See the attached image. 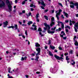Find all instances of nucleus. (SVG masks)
Here are the masks:
<instances>
[{
  "label": "nucleus",
  "mask_w": 78,
  "mask_h": 78,
  "mask_svg": "<svg viewBox=\"0 0 78 78\" xmlns=\"http://www.w3.org/2000/svg\"><path fill=\"white\" fill-rule=\"evenodd\" d=\"M69 55V53H68V52H67L65 53L64 55L65 56H67V55Z\"/></svg>",
  "instance_id": "79ce46f5"
},
{
  "label": "nucleus",
  "mask_w": 78,
  "mask_h": 78,
  "mask_svg": "<svg viewBox=\"0 0 78 78\" xmlns=\"http://www.w3.org/2000/svg\"><path fill=\"white\" fill-rule=\"evenodd\" d=\"M48 48V47L47 46H44V48L45 49H47Z\"/></svg>",
  "instance_id": "13d9d810"
},
{
  "label": "nucleus",
  "mask_w": 78,
  "mask_h": 78,
  "mask_svg": "<svg viewBox=\"0 0 78 78\" xmlns=\"http://www.w3.org/2000/svg\"><path fill=\"white\" fill-rule=\"evenodd\" d=\"M38 31L39 32H41V31H42V29L41 27H39L38 29Z\"/></svg>",
  "instance_id": "6ab92c4d"
},
{
  "label": "nucleus",
  "mask_w": 78,
  "mask_h": 78,
  "mask_svg": "<svg viewBox=\"0 0 78 78\" xmlns=\"http://www.w3.org/2000/svg\"><path fill=\"white\" fill-rule=\"evenodd\" d=\"M39 13H37V14L36 15V18L37 19L39 17Z\"/></svg>",
  "instance_id": "7c9ffc66"
},
{
  "label": "nucleus",
  "mask_w": 78,
  "mask_h": 78,
  "mask_svg": "<svg viewBox=\"0 0 78 78\" xmlns=\"http://www.w3.org/2000/svg\"><path fill=\"white\" fill-rule=\"evenodd\" d=\"M2 7H5V3L2 0H0V8H2Z\"/></svg>",
  "instance_id": "20e7f679"
},
{
  "label": "nucleus",
  "mask_w": 78,
  "mask_h": 78,
  "mask_svg": "<svg viewBox=\"0 0 78 78\" xmlns=\"http://www.w3.org/2000/svg\"><path fill=\"white\" fill-rule=\"evenodd\" d=\"M44 26L46 27H44V30H47V32L48 34H54L55 33V31H51L50 30V25L47 24L46 23H44Z\"/></svg>",
  "instance_id": "f257e3e1"
},
{
  "label": "nucleus",
  "mask_w": 78,
  "mask_h": 78,
  "mask_svg": "<svg viewBox=\"0 0 78 78\" xmlns=\"http://www.w3.org/2000/svg\"><path fill=\"white\" fill-rule=\"evenodd\" d=\"M17 0H15V3H17Z\"/></svg>",
  "instance_id": "0e129e2a"
},
{
  "label": "nucleus",
  "mask_w": 78,
  "mask_h": 78,
  "mask_svg": "<svg viewBox=\"0 0 78 78\" xmlns=\"http://www.w3.org/2000/svg\"><path fill=\"white\" fill-rule=\"evenodd\" d=\"M39 58V55H38L36 56V58L35 59V60L36 61H38V59Z\"/></svg>",
  "instance_id": "9b49d317"
},
{
  "label": "nucleus",
  "mask_w": 78,
  "mask_h": 78,
  "mask_svg": "<svg viewBox=\"0 0 78 78\" xmlns=\"http://www.w3.org/2000/svg\"><path fill=\"white\" fill-rule=\"evenodd\" d=\"M71 64L72 66H73L75 64V62H74L73 63H71Z\"/></svg>",
  "instance_id": "ea45409f"
},
{
  "label": "nucleus",
  "mask_w": 78,
  "mask_h": 78,
  "mask_svg": "<svg viewBox=\"0 0 78 78\" xmlns=\"http://www.w3.org/2000/svg\"><path fill=\"white\" fill-rule=\"evenodd\" d=\"M74 26L75 27H76L77 30H78V22L76 23L74 25Z\"/></svg>",
  "instance_id": "dca6fc26"
},
{
  "label": "nucleus",
  "mask_w": 78,
  "mask_h": 78,
  "mask_svg": "<svg viewBox=\"0 0 78 78\" xmlns=\"http://www.w3.org/2000/svg\"><path fill=\"white\" fill-rule=\"evenodd\" d=\"M54 20H55V18L54 17H52L51 19V22H53Z\"/></svg>",
  "instance_id": "393cba45"
},
{
  "label": "nucleus",
  "mask_w": 78,
  "mask_h": 78,
  "mask_svg": "<svg viewBox=\"0 0 78 78\" xmlns=\"http://www.w3.org/2000/svg\"><path fill=\"white\" fill-rule=\"evenodd\" d=\"M58 24H57V25L58 26H59V23H62V22H60V21H58Z\"/></svg>",
  "instance_id": "72a5a7b5"
},
{
  "label": "nucleus",
  "mask_w": 78,
  "mask_h": 78,
  "mask_svg": "<svg viewBox=\"0 0 78 78\" xmlns=\"http://www.w3.org/2000/svg\"><path fill=\"white\" fill-rule=\"evenodd\" d=\"M25 3V1H23L22 2V5H24Z\"/></svg>",
  "instance_id": "de8ad7c7"
},
{
  "label": "nucleus",
  "mask_w": 78,
  "mask_h": 78,
  "mask_svg": "<svg viewBox=\"0 0 78 78\" xmlns=\"http://www.w3.org/2000/svg\"><path fill=\"white\" fill-rule=\"evenodd\" d=\"M61 23L62 24L61 28H62V29H64V23H63L62 22Z\"/></svg>",
  "instance_id": "a211bd4d"
},
{
  "label": "nucleus",
  "mask_w": 78,
  "mask_h": 78,
  "mask_svg": "<svg viewBox=\"0 0 78 78\" xmlns=\"http://www.w3.org/2000/svg\"><path fill=\"white\" fill-rule=\"evenodd\" d=\"M65 31L66 33H68V32H69V30L67 29H66Z\"/></svg>",
  "instance_id": "3c124183"
},
{
  "label": "nucleus",
  "mask_w": 78,
  "mask_h": 78,
  "mask_svg": "<svg viewBox=\"0 0 78 78\" xmlns=\"http://www.w3.org/2000/svg\"><path fill=\"white\" fill-rule=\"evenodd\" d=\"M25 60V59H24V58H23V57H22L21 59V61H23V60Z\"/></svg>",
  "instance_id": "c03bdc74"
},
{
  "label": "nucleus",
  "mask_w": 78,
  "mask_h": 78,
  "mask_svg": "<svg viewBox=\"0 0 78 78\" xmlns=\"http://www.w3.org/2000/svg\"><path fill=\"white\" fill-rule=\"evenodd\" d=\"M50 48L52 50H54L55 48V46H51V45H50Z\"/></svg>",
  "instance_id": "412c9836"
},
{
  "label": "nucleus",
  "mask_w": 78,
  "mask_h": 78,
  "mask_svg": "<svg viewBox=\"0 0 78 78\" xmlns=\"http://www.w3.org/2000/svg\"><path fill=\"white\" fill-rule=\"evenodd\" d=\"M61 57H59V56L56 55H54V57L56 59H58V60H60V61H63V60L61 59H64V58H62L64 56V55L63 54H62L61 55Z\"/></svg>",
  "instance_id": "7ed1b4c3"
},
{
  "label": "nucleus",
  "mask_w": 78,
  "mask_h": 78,
  "mask_svg": "<svg viewBox=\"0 0 78 78\" xmlns=\"http://www.w3.org/2000/svg\"><path fill=\"white\" fill-rule=\"evenodd\" d=\"M30 9H31V11H34V9L33 8H31Z\"/></svg>",
  "instance_id": "052dcab7"
},
{
  "label": "nucleus",
  "mask_w": 78,
  "mask_h": 78,
  "mask_svg": "<svg viewBox=\"0 0 78 78\" xmlns=\"http://www.w3.org/2000/svg\"><path fill=\"white\" fill-rule=\"evenodd\" d=\"M34 25H36V23H34L32 25V27H36V26Z\"/></svg>",
  "instance_id": "a878e982"
},
{
  "label": "nucleus",
  "mask_w": 78,
  "mask_h": 78,
  "mask_svg": "<svg viewBox=\"0 0 78 78\" xmlns=\"http://www.w3.org/2000/svg\"><path fill=\"white\" fill-rule=\"evenodd\" d=\"M74 29H75V31L76 33H77L78 32V30H77V29L75 28V27H74Z\"/></svg>",
  "instance_id": "473e14b6"
},
{
  "label": "nucleus",
  "mask_w": 78,
  "mask_h": 78,
  "mask_svg": "<svg viewBox=\"0 0 78 78\" xmlns=\"http://www.w3.org/2000/svg\"><path fill=\"white\" fill-rule=\"evenodd\" d=\"M36 73L37 74H40V72H36Z\"/></svg>",
  "instance_id": "e2e57ef3"
},
{
  "label": "nucleus",
  "mask_w": 78,
  "mask_h": 78,
  "mask_svg": "<svg viewBox=\"0 0 78 78\" xmlns=\"http://www.w3.org/2000/svg\"><path fill=\"white\" fill-rule=\"evenodd\" d=\"M48 9H46V10H45L44 11V12L45 13V12H48Z\"/></svg>",
  "instance_id": "c9c22d12"
},
{
  "label": "nucleus",
  "mask_w": 78,
  "mask_h": 78,
  "mask_svg": "<svg viewBox=\"0 0 78 78\" xmlns=\"http://www.w3.org/2000/svg\"><path fill=\"white\" fill-rule=\"evenodd\" d=\"M48 55H50V56H53V55L51 53V51H49L48 52Z\"/></svg>",
  "instance_id": "f8f14e48"
},
{
  "label": "nucleus",
  "mask_w": 78,
  "mask_h": 78,
  "mask_svg": "<svg viewBox=\"0 0 78 78\" xmlns=\"http://www.w3.org/2000/svg\"><path fill=\"white\" fill-rule=\"evenodd\" d=\"M39 34H40V35H41V37H42L43 36H44V35L43 34H42V32H39Z\"/></svg>",
  "instance_id": "c756f323"
},
{
  "label": "nucleus",
  "mask_w": 78,
  "mask_h": 78,
  "mask_svg": "<svg viewBox=\"0 0 78 78\" xmlns=\"http://www.w3.org/2000/svg\"><path fill=\"white\" fill-rule=\"evenodd\" d=\"M69 53L70 54H73V50L70 51L69 52Z\"/></svg>",
  "instance_id": "f704fd0d"
},
{
  "label": "nucleus",
  "mask_w": 78,
  "mask_h": 78,
  "mask_svg": "<svg viewBox=\"0 0 78 78\" xmlns=\"http://www.w3.org/2000/svg\"><path fill=\"white\" fill-rule=\"evenodd\" d=\"M63 37V39H64V40H66V39H67V37Z\"/></svg>",
  "instance_id": "37998d69"
},
{
  "label": "nucleus",
  "mask_w": 78,
  "mask_h": 78,
  "mask_svg": "<svg viewBox=\"0 0 78 78\" xmlns=\"http://www.w3.org/2000/svg\"><path fill=\"white\" fill-rule=\"evenodd\" d=\"M65 28L66 29L67 28H69V30H70V27H69V26H67L65 27Z\"/></svg>",
  "instance_id": "bb28decb"
},
{
  "label": "nucleus",
  "mask_w": 78,
  "mask_h": 78,
  "mask_svg": "<svg viewBox=\"0 0 78 78\" xmlns=\"http://www.w3.org/2000/svg\"><path fill=\"white\" fill-rule=\"evenodd\" d=\"M74 44L75 45H76V46H78V41H77L76 40L75 43H74Z\"/></svg>",
  "instance_id": "2eb2a0df"
},
{
  "label": "nucleus",
  "mask_w": 78,
  "mask_h": 78,
  "mask_svg": "<svg viewBox=\"0 0 78 78\" xmlns=\"http://www.w3.org/2000/svg\"><path fill=\"white\" fill-rule=\"evenodd\" d=\"M63 13L64 14L65 16H66L67 18H68L69 14L67 13L65 11H63Z\"/></svg>",
  "instance_id": "1a4fd4ad"
},
{
  "label": "nucleus",
  "mask_w": 78,
  "mask_h": 78,
  "mask_svg": "<svg viewBox=\"0 0 78 78\" xmlns=\"http://www.w3.org/2000/svg\"><path fill=\"white\" fill-rule=\"evenodd\" d=\"M37 22H39V20L38 18H37Z\"/></svg>",
  "instance_id": "603ef678"
},
{
  "label": "nucleus",
  "mask_w": 78,
  "mask_h": 78,
  "mask_svg": "<svg viewBox=\"0 0 78 78\" xmlns=\"http://www.w3.org/2000/svg\"><path fill=\"white\" fill-rule=\"evenodd\" d=\"M58 48L60 50H62V48L61 47H59Z\"/></svg>",
  "instance_id": "09e8293b"
},
{
  "label": "nucleus",
  "mask_w": 78,
  "mask_h": 78,
  "mask_svg": "<svg viewBox=\"0 0 78 78\" xmlns=\"http://www.w3.org/2000/svg\"><path fill=\"white\" fill-rule=\"evenodd\" d=\"M61 18H62V19H64V16H63V15H62L61 16Z\"/></svg>",
  "instance_id": "864d4df0"
},
{
  "label": "nucleus",
  "mask_w": 78,
  "mask_h": 78,
  "mask_svg": "<svg viewBox=\"0 0 78 78\" xmlns=\"http://www.w3.org/2000/svg\"><path fill=\"white\" fill-rule=\"evenodd\" d=\"M75 39H76V36H74V41H75Z\"/></svg>",
  "instance_id": "49530a36"
},
{
  "label": "nucleus",
  "mask_w": 78,
  "mask_h": 78,
  "mask_svg": "<svg viewBox=\"0 0 78 78\" xmlns=\"http://www.w3.org/2000/svg\"><path fill=\"white\" fill-rule=\"evenodd\" d=\"M55 25V22H51V23L50 24V26L51 27H53V25Z\"/></svg>",
  "instance_id": "aec40b11"
},
{
  "label": "nucleus",
  "mask_w": 78,
  "mask_h": 78,
  "mask_svg": "<svg viewBox=\"0 0 78 78\" xmlns=\"http://www.w3.org/2000/svg\"><path fill=\"white\" fill-rule=\"evenodd\" d=\"M56 16L57 19V20H59V17L57 15Z\"/></svg>",
  "instance_id": "a18cd8bd"
},
{
  "label": "nucleus",
  "mask_w": 78,
  "mask_h": 78,
  "mask_svg": "<svg viewBox=\"0 0 78 78\" xmlns=\"http://www.w3.org/2000/svg\"><path fill=\"white\" fill-rule=\"evenodd\" d=\"M8 78H13V77H12V76H10L8 77Z\"/></svg>",
  "instance_id": "69168bd1"
},
{
  "label": "nucleus",
  "mask_w": 78,
  "mask_h": 78,
  "mask_svg": "<svg viewBox=\"0 0 78 78\" xmlns=\"http://www.w3.org/2000/svg\"><path fill=\"white\" fill-rule=\"evenodd\" d=\"M8 73H10V71H11V67H9L8 68Z\"/></svg>",
  "instance_id": "c85d7f7f"
},
{
  "label": "nucleus",
  "mask_w": 78,
  "mask_h": 78,
  "mask_svg": "<svg viewBox=\"0 0 78 78\" xmlns=\"http://www.w3.org/2000/svg\"><path fill=\"white\" fill-rule=\"evenodd\" d=\"M58 4L59 5V6H61V7H63V6L62 5V4H61V3H58Z\"/></svg>",
  "instance_id": "2f4dec72"
},
{
  "label": "nucleus",
  "mask_w": 78,
  "mask_h": 78,
  "mask_svg": "<svg viewBox=\"0 0 78 78\" xmlns=\"http://www.w3.org/2000/svg\"><path fill=\"white\" fill-rule=\"evenodd\" d=\"M25 33L26 34V36H27L28 35V32L27 30H26L25 31Z\"/></svg>",
  "instance_id": "e433bc0d"
},
{
  "label": "nucleus",
  "mask_w": 78,
  "mask_h": 78,
  "mask_svg": "<svg viewBox=\"0 0 78 78\" xmlns=\"http://www.w3.org/2000/svg\"><path fill=\"white\" fill-rule=\"evenodd\" d=\"M41 5H42L43 6H44H44H45V4L44 3V2L43 1H41Z\"/></svg>",
  "instance_id": "4468645a"
},
{
  "label": "nucleus",
  "mask_w": 78,
  "mask_h": 78,
  "mask_svg": "<svg viewBox=\"0 0 78 78\" xmlns=\"http://www.w3.org/2000/svg\"><path fill=\"white\" fill-rule=\"evenodd\" d=\"M14 28H15V30H17L18 28V26L17 24H14Z\"/></svg>",
  "instance_id": "f3484780"
},
{
  "label": "nucleus",
  "mask_w": 78,
  "mask_h": 78,
  "mask_svg": "<svg viewBox=\"0 0 78 78\" xmlns=\"http://www.w3.org/2000/svg\"><path fill=\"white\" fill-rule=\"evenodd\" d=\"M35 46L36 47H39L41 46V45L37 42L35 43Z\"/></svg>",
  "instance_id": "9d476101"
},
{
  "label": "nucleus",
  "mask_w": 78,
  "mask_h": 78,
  "mask_svg": "<svg viewBox=\"0 0 78 78\" xmlns=\"http://www.w3.org/2000/svg\"><path fill=\"white\" fill-rule=\"evenodd\" d=\"M36 51H37V53L36 54V56L41 55V48L38 47L36 49Z\"/></svg>",
  "instance_id": "39448f33"
},
{
  "label": "nucleus",
  "mask_w": 78,
  "mask_h": 78,
  "mask_svg": "<svg viewBox=\"0 0 78 78\" xmlns=\"http://www.w3.org/2000/svg\"><path fill=\"white\" fill-rule=\"evenodd\" d=\"M62 12V10L61 9H60L58 10V13H60L61 14V12Z\"/></svg>",
  "instance_id": "4c0bfd02"
},
{
  "label": "nucleus",
  "mask_w": 78,
  "mask_h": 78,
  "mask_svg": "<svg viewBox=\"0 0 78 78\" xmlns=\"http://www.w3.org/2000/svg\"><path fill=\"white\" fill-rule=\"evenodd\" d=\"M70 59V58H69V56H66V61H68V60H69Z\"/></svg>",
  "instance_id": "cd10ccee"
},
{
  "label": "nucleus",
  "mask_w": 78,
  "mask_h": 78,
  "mask_svg": "<svg viewBox=\"0 0 78 78\" xmlns=\"http://www.w3.org/2000/svg\"><path fill=\"white\" fill-rule=\"evenodd\" d=\"M3 24L4 25L3 26V27L5 28L6 27L7 25H8V21H6L5 22H4L3 23Z\"/></svg>",
  "instance_id": "6e6552de"
},
{
  "label": "nucleus",
  "mask_w": 78,
  "mask_h": 78,
  "mask_svg": "<svg viewBox=\"0 0 78 78\" xmlns=\"http://www.w3.org/2000/svg\"><path fill=\"white\" fill-rule=\"evenodd\" d=\"M22 13H25V10H23L22 11Z\"/></svg>",
  "instance_id": "4d7b16f0"
},
{
  "label": "nucleus",
  "mask_w": 78,
  "mask_h": 78,
  "mask_svg": "<svg viewBox=\"0 0 78 78\" xmlns=\"http://www.w3.org/2000/svg\"><path fill=\"white\" fill-rule=\"evenodd\" d=\"M65 23H68V22H69V20H65Z\"/></svg>",
  "instance_id": "6e6d98bb"
},
{
  "label": "nucleus",
  "mask_w": 78,
  "mask_h": 78,
  "mask_svg": "<svg viewBox=\"0 0 78 78\" xmlns=\"http://www.w3.org/2000/svg\"><path fill=\"white\" fill-rule=\"evenodd\" d=\"M62 30V29L61 27L58 28V31H61Z\"/></svg>",
  "instance_id": "58836bf2"
},
{
  "label": "nucleus",
  "mask_w": 78,
  "mask_h": 78,
  "mask_svg": "<svg viewBox=\"0 0 78 78\" xmlns=\"http://www.w3.org/2000/svg\"><path fill=\"white\" fill-rule=\"evenodd\" d=\"M41 8L42 9H45V8L43 6H41Z\"/></svg>",
  "instance_id": "8fccbe9b"
},
{
  "label": "nucleus",
  "mask_w": 78,
  "mask_h": 78,
  "mask_svg": "<svg viewBox=\"0 0 78 78\" xmlns=\"http://www.w3.org/2000/svg\"><path fill=\"white\" fill-rule=\"evenodd\" d=\"M70 4L71 5H74L75 6H76V9H78V3L77 2H76V3H74L73 2H70Z\"/></svg>",
  "instance_id": "423d86ee"
},
{
  "label": "nucleus",
  "mask_w": 78,
  "mask_h": 78,
  "mask_svg": "<svg viewBox=\"0 0 78 78\" xmlns=\"http://www.w3.org/2000/svg\"><path fill=\"white\" fill-rule=\"evenodd\" d=\"M31 24H33V22L31 21H29L28 22L27 25H30Z\"/></svg>",
  "instance_id": "ddd939ff"
},
{
  "label": "nucleus",
  "mask_w": 78,
  "mask_h": 78,
  "mask_svg": "<svg viewBox=\"0 0 78 78\" xmlns=\"http://www.w3.org/2000/svg\"><path fill=\"white\" fill-rule=\"evenodd\" d=\"M34 30H37V28L36 27H35L34 28Z\"/></svg>",
  "instance_id": "bf43d9fd"
},
{
  "label": "nucleus",
  "mask_w": 78,
  "mask_h": 78,
  "mask_svg": "<svg viewBox=\"0 0 78 78\" xmlns=\"http://www.w3.org/2000/svg\"><path fill=\"white\" fill-rule=\"evenodd\" d=\"M19 23H20V25H22V22L20 21H19Z\"/></svg>",
  "instance_id": "338daca9"
},
{
  "label": "nucleus",
  "mask_w": 78,
  "mask_h": 78,
  "mask_svg": "<svg viewBox=\"0 0 78 78\" xmlns=\"http://www.w3.org/2000/svg\"><path fill=\"white\" fill-rule=\"evenodd\" d=\"M5 3L7 5V6L10 10V11H12V4L10 3V2L9 0H6L5 1Z\"/></svg>",
  "instance_id": "f03ea898"
},
{
  "label": "nucleus",
  "mask_w": 78,
  "mask_h": 78,
  "mask_svg": "<svg viewBox=\"0 0 78 78\" xmlns=\"http://www.w3.org/2000/svg\"><path fill=\"white\" fill-rule=\"evenodd\" d=\"M63 34L62 35L61 34H60V36L61 37H64V36H66V34H65V33L64 32V31H62L61 32V34Z\"/></svg>",
  "instance_id": "0eeeda50"
},
{
  "label": "nucleus",
  "mask_w": 78,
  "mask_h": 78,
  "mask_svg": "<svg viewBox=\"0 0 78 78\" xmlns=\"http://www.w3.org/2000/svg\"><path fill=\"white\" fill-rule=\"evenodd\" d=\"M30 7H33V4H31V5H30Z\"/></svg>",
  "instance_id": "5fc2aeb1"
},
{
  "label": "nucleus",
  "mask_w": 78,
  "mask_h": 78,
  "mask_svg": "<svg viewBox=\"0 0 78 78\" xmlns=\"http://www.w3.org/2000/svg\"><path fill=\"white\" fill-rule=\"evenodd\" d=\"M74 6V5H70V7L71 8H75V6Z\"/></svg>",
  "instance_id": "b1692460"
},
{
  "label": "nucleus",
  "mask_w": 78,
  "mask_h": 78,
  "mask_svg": "<svg viewBox=\"0 0 78 78\" xmlns=\"http://www.w3.org/2000/svg\"><path fill=\"white\" fill-rule=\"evenodd\" d=\"M44 17L45 19H46L47 20H48V17L47 16H44Z\"/></svg>",
  "instance_id": "4be33fe9"
},
{
  "label": "nucleus",
  "mask_w": 78,
  "mask_h": 78,
  "mask_svg": "<svg viewBox=\"0 0 78 78\" xmlns=\"http://www.w3.org/2000/svg\"><path fill=\"white\" fill-rule=\"evenodd\" d=\"M76 17H78V14L76 15Z\"/></svg>",
  "instance_id": "774afa93"
},
{
  "label": "nucleus",
  "mask_w": 78,
  "mask_h": 78,
  "mask_svg": "<svg viewBox=\"0 0 78 78\" xmlns=\"http://www.w3.org/2000/svg\"><path fill=\"white\" fill-rule=\"evenodd\" d=\"M48 45H50L51 44V40L50 39L48 41Z\"/></svg>",
  "instance_id": "5701e85b"
},
{
  "label": "nucleus",
  "mask_w": 78,
  "mask_h": 78,
  "mask_svg": "<svg viewBox=\"0 0 78 78\" xmlns=\"http://www.w3.org/2000/svg\"><path fill=\"white\" fill-rule=\"evenodd\" d=\"M31 15V13L30 12L29 13V16H30Z\"/></svg>",
  "instance_id": "680f3d73"
},
{
  "label": "nucleus",
  "mask_w": 78,
  "mask_h": 78,
  "mask_svg": "<svg viewBox=\"0 0 78 78\" xmlns=\"http://www.w3.org/2000/svg\"><path fill=\"white\" fill-rule=\"evenodd\" d=\"M60 14L61 13H59V12L58 13H57L56 16H59V15H60Z\"/></svg>",
  "instance_id": "a19ab883"
}]
</instances>
